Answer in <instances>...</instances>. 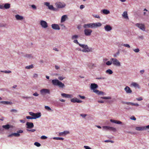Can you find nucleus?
Instances as JSON below:
<instances>
[{
	"label": "nucleus",
	"instance_id": "nucleus-1",
	"mask_svg": "<svg viewBox=\"0 0 149 149\" xmlns=\"http://www.w3.org/2000/svg\"><path fill=\"white\" fill-rule=\"evenodd\" d=\"M102 26V24L100 22L91 23L88 24H85L83 25L84 28L87 29L89 28H94L98 27H100Z\"/></svg>",
	"mask_w": 149,
	"mask_h": 149
},
{
	"label": "nucleus",
	"instance_id": "nucleus-2",
	"mask_svg": "<svg viewBox=\"0 0 149 149\" xmlns=\"http://www.w3.org/2000/svg\"><path fill=\"white\" fill-rule=\"evenodd\" d=\"M73 42L75 43L78 44L80 47L83 48L81 50L82 52H88L90 51L87 45L81 44L79 43L77 40H74Z\"/></svg>",
	"mask_w": 149,
	"mask_h": 149
},
{
	"label": "nucleus",
	"instance_id": "nucleus-3",
	"mask_svg": "<svg viewBox=\"0 0 149 149\" xmlns=\"http://www.w3.org/2000/svg\"><path fill=\"white\" fill-rule=\"evenodd\" d=\"M53 84L54 86H58L59 88H63L65 87V85L57 79H53L52 81Z\"/></svg>",
	"mask_w": 149,
	"mask_h": 149
},
{
	"label": "nucleus",
	"instance_id": "nucleus-4",
	"mask_svg": "<svg viewBox=\"0 0 149 149\" xmlns=\"http://www.w3.org/2000/svg\"><path fill=\"white\" fill-rule=\"evenodd\" d=\"M29 115L32 116L33 119H36L40 117L41 116V113L40 112L34 113L32 112H29Z\"/></svg>",
	"mask_w": 149,
	"mask_h": 149
},
{
	"label": "nucleus",
	"instance_id": "nucleus-5",
	"mask_svg": "<svg viewBox=\"0 0 149 149\" xmlns=\"http://www.w3.org/2000/svg\"><path fill=\"white\" fill-rule=\"evenodd\" d=\"M55 5L57 8H64L66 6L65 3L60 2H56L55 3Z\"/></svg>",
	"mask_w": 149,
	"mask_h": 149
},
{
	"label": "nucleus",
	"instance_id": "nucleus-6",
	"mask_svg": "<svg viewBox=\"0 0 149 149\" xmlns=\"http://www.w3.org/2000/svg\"><path fill=\"white\" fill-rule=\"evenodd\" d=\"M111 60L112 61V63L114 65L117 66H120V62L116 58H111Z\"/></svg>",
	"mask_w": 149,
	"mask_h": 149
},
{
	"label": "nucleus",
	"instance_id": "nucleus-7",
	"mask_svg": "<svg viewBox=\"0 0 149 149\" xmlns=\"http://www.w3.org/2000/svg\"><path fill=\"white\" fill-rule=\"evenodd\" d=\"M41 94L42 95H44L46 94H50V91L49 89L43 88L40 90Z\"/></svg>",
	"mask_w": 149,
	"mask_h": 149
},
{
	"label": "nucleus",
	"instance_id": "nucleus-8",
	"mask_svg": "<svg viewBox=\"0 0 149 149\" xmlns=\"http://www.w3.org/2000/svg\"><path fill=\"white\" fill-rule=\"evenodd\" d=\"M84 33L86 36H89L91 35L92 32V30L88 29H86L84 30Z\"/></svg>",
	"mask_w": 149,
	"mask_h": 149
},
{
	"label": "nucleus",
	"instance_id": "nucleus-9",
	"mask_svg": "<svg viewBox=\"0 0 149 149\" xmlns=\"http://www.w3.org/2000/svg\"><path fill=\"white\" fill-rule=\"evenodd\" d=\"M40 25L44 28H46L48 27V24L45 21L41 20L40 22Z\"/></svg>",
	"mask_w": 149,
	"mask_h": 149
},
{
	"label": "nucleus",
	"instance_id": "nucleus-10",
	"mask_svg": "<svg viewBox=\"0 0 149 149\" xmlns=\"http://www.w3.org/2000/svg\"><path fill=\"white\" fill-rule=\"evenodd\" d=\"M136 25L142 30L143 31H145V26L143 24L137 23L136 24Z\"/></svg>",
	"mask_w": 149,
	"mask_h": 149
},
{
	"label": "nucleus",
	"instance_id": "nucleus-11",
	"mask_svg": "<svg viewBox=\"0 0 149 149\" xmlns=\"http://www.w3.org/2000/svg\"><path fill=\"white\" fill-rule=\"evenodd\" d=\"M51 26L52 29H54L58 30H59L60 29V27L58 24H53Z\"/></svg>",
	"mask_w": 149,
	"mask_h": 149
},
{
	"label": "nucleus",
	"instance_id": "nucleus-12",
	"mask_svg": "<svg viewBox=\"0 0 149 149\" xmlns=\"http://www.w3.org/2000/svg\"><path fill=\"white\" fill-rule=\"evenodd\" d=\"M104 28L105 30L107 31H110L112 29V27L109 25H106L104 27Z\"/></svg>",
	"mask_w": 149,
	"mask_h": 149
},
{
	"label": "nucleus",
	"instance_id": "nucleus-13",
	"mask_svg": "<svg viewBox=\"0 0 149 149\" xmlns=\"http://www.w3.org/2000/svg\"><path fill=\"white\" fill-rule=\"evenodd\" d=\"M71 101L73 103H81L82 102L81 100H78L77 98H73L71 100Z\"/></svg>",
	"mask_w": 149,
	"mask_h": 149
},
{
	"label": "nucleus",
	"instance_id": "nucleus-14",
	"mask_svg": "<svg viewBox=\"0 0 149 149\" xmlns=\"http://www.w3.org/2000/svg\"><path fill=\"white\" fill-rule=\"evenodd\" d=\"M26 125H27V128L28 129L31 128L33 127V124L32 123L27 122L26 123Z\"/></svg>",
	"mask_w": 149,
	"mask_h": 149
},
{
	"label": "nucleus",
	"instance_id": "nucleus-15",
	"mask_svg": "<svg viewBox=\"0 0 149 149\" xmlns=\"http://www.w3.org/2000/svg\"><path fill=\"white\" fill-rule=\"evenodd\" d=\"M125 91L127 93H132V91L128 86H126L124 89Z\"/></svg>",
	"mask_w": 149,
	"mask_h": 149
},
{
	"label": "nucleus",
	"instance_id": "nucleus-16",
	"mask_svg": "<svg viewBox=\"0 0 149 149\" xmlns=\"http://www.w3.org/2000/svg\"><path fill=\"white\" fill-rule=\"evenodd\" d=\"M135 129L137 131H143L146 130V127L145 126L136 127Z\"/></svg>",
	"mask_w": 149,
	"mask_h": 149
},
{
	"label": "nucleus",
	"instance_id": "nucleus-17",
	"mask_svg": "<svg viewBox=\"0 0 149 149\" xmlns=\"http://www.w3.org/2000/svg\"><path fill=\"white\" fill-rule=\"evenodd\" d=\"M93 92L99 95L101 94L104 95V92L101 91H100L99 90L97 89L94 90Z\"/></svg>",
	"mask_w": 149,
	"mask_h": 149
},
{
	"label": "nucleus",
	"instance_id": "nucleus-18",
	"mask_svg": "<svg viewBox=\"0 0 149 149\" xmlns=\"http://www.w3.org/2000/svg\"><path fill=\"white\" fill-rule=\"evenodd\" d=\"M98 87V85L95 84H91V89L93 90Z\"/></svg>",
	"mask_w": 149,
	"mask_h": 149
},
{
	"label": "nucleus",
	"instance_id": "nucleus-19",
	"mask_svg": "<svg viewBox=\"0 0 149 149\" xmlns=\"http://www.w3.org/2000/svg\"><path fill=\"white\" fill-rule=\"evenodd\" d=\"M123 17L125 19H129V18L127 15V12L125 11L123 13L122 15Z\"/></svg>",
	"mask_w": 149,
	"mask_h": 149
},
{
	"label": "nucleus",
	"instance_id": "nucleus-20",
	"mask_svg": "<svg viewBox=\"0 0 149 149\" xmlns=\"http://www.w3.org/2000/svg\"><path fill=\"white\" fill-rule=\"evenodd\" d=\"M67 18V15H63L61 18V22L62 23L65 22Z\"/></svg>",
	"mask_w": 149,
	"mask_h": 149
},
{
	"label": "nucleus",
	"instance_id": "nucleus-21",
	"mask_svg": "<svg viewBox=\"0 0 149 149\" xmlns=\"http://www.w3.org/2000/svg\"><path fill=\"white\" fill-rule=\"evenodd\" d=\"M61 95L63 97H64L65 98L71 97V95H70L66 94L65 93H61Z\"/></svg>",
	"mask_w": 149,
	"mask_h": 149
},
{
	"label": "nucleus",
	"instance_id": "nucleus-22",
	"mask_svg": "<svg viewBox=\"0 0 149 149\" xmlns=\"http://www.w3.org/2000/svg\"><path fill=\"white\" fill-rule=\"evenodd\" d=\"M110 121L111 122L117 124H121L122 123L120 121L115 120L113 119H111Z\"/></svg>",
	"mask_w": 149,
	"mask_h": 149
},
{
	"label": "nucleus",
	"instance_id": "nucleus-23",
	"mask_svg": "<svg viewBox=\"0 0 149 149\" xmlns=\"http://www.w3.org/2000/svg\"><path fill=\"white\" fill-rule=\"evenodd\" d=\"M15 17L17 20H22L23 19V17L19 15H16Z\"/></svg>",
	"mask_w": 149,
	"mask_h": 149
},
{
	"label": "nucleus",
	"instance_id": "nucleus-24",
	"mask_svg": "<svg viewBox=\"0 0 149 149\" xmlns=\"http://www.w3.org/2000/svg\"><path fill=\"white\" fill-rule=\"evenodd\" d=\"M88 67L91 69H92L94 67H95L96 66L95 64L90 63L88 65Z\"/></svg>",
	"mask_w": 149,
	"mask_h": 149
},
{
	"label": "nucleus",
	"instance_id": "nucleus-25",
	"mask_svg": "<svg viewBox=\"0 0 149 149\" xmlns=\"http://www.w3.org/2000/svg\"><path fill=\"white\" fill-rule=\"evenodd\" d=\"M69 132L68 131H64L63 132H61L59 133V135L60 136H62L63 135H65L66 134L69 133Z\"/></svg>",
	"mask_w": 149,
	"mask_h": 149
},
{
	"label": "nucleus",
	"instance_id": "nucleus-26",
	"mask_svg": "<svg viewBox=\"0 0 149 149\" xmlns=\"http://www.w3.org/2000/svg\"><path fill=\"white\" fill-rule=\"evenodd\" d=\"M2 127L6 130L8 129L10 127H12V126H10L9 125H3L2 126Z\"/></svg>",
	"mask_w": 149,
	"mask_h": 149
},
{
	"label": "nucleus",
	"instance_id": "nucleus-27",
	"mask_svg": "<svg viewBox=\"0 0 149 149\" xmlns=\"http://www.w3.org/2000/svg\"><path fill=\"white\" fill-rule=\"evenodd\" d=\"M131 86L139 88V85L136 82H132L131 84Z\"/></svg>",
	"mask_w": 149,
	"mask_h": 149
},
{
	"label": "nucleus",
	"instance_id": "nucleus-28",
	"mask_svg": "<svg viewBox=\"0 0 149 149\" xmlns=\"http://www.w3.org/2000/svg\"><path fill=\"white\" fill-rule=\"evenodd\" d=\"M0 102L1 103L5 104H11L12 103L11 102L6 101H1Z\"/></svg>",
	"mask_w": 149,
	"mask_h": 149
},
{
	"label": "nucleus",
	"instance_id": "nucleus-29",
	"mask_svg": "<svg viewBox=\"0 0 149 149\" xmlns=\"http://www.w3.org/2000/svg\"><path fill=\"white\" fill-rule=\"evenodd\" d=\"M102 11L103 13L107 15V14H108L109 13H110V11L109 10H107V9L103 10H102Z\"/></svg>",
	"mask_w": 149,
	"mask_h": 149
},
{
	"label": "nucleus",
	"instance_id": "nucleus-30",
	"mask_svg": "<svg viewBox=\"0 0 149 149\" xmlns=\"http://www.w3.org/2000/svg\"><path fill=\"white\" fill-rule=\"evenodd\" d=\"M12 135H14L16 136H20V134L18 133H13L11 135H10L9 136H11Z\"/></svg>",
	"mask_w": 149,
	"mask_h": 149
},
{
	"label": "nucleus",
	"instance_id": "nucleus-31",
	"mask_svg": "<svg viewBox=\"0 0 149 149\" xmlns=\"http://www.w3.org/2000/svg\"><path fill=\"white\" fill-rule=\"evenodd\" d=\"M4 7L5 9H8L10 7V5L9 3H6L4 5Z\"/></svg>",
	"mask_w": 149,
	"mask_h": 149
},
{
	"label": "nucleus",
	"instance_id": "nucleus-32",
	"mask_svg": "<svg viewBox=\"0 0 149 149\" xmlns=\"http://www.w3.org/2000/svg\"><path fill=\"white\" fill-rule=\"evenodd\" d=\"M103 128L106 130H110V128H111V127L109 126H104L103 127Z\"/></svg>",
	"mask_w": 149,
	"mask_h": 149
},
{
	"label": "nucleus",
	"instance_id": "nucleus-33",
	"mask_svg": "<svg viewBox=\"0 0 149 149\" xmlns=\"http://www.w3.org/2000/svg\"><path fill=\"white\" fill-rule=\"evenodd\" d=\"M106 73H108L109 74H111L113 73V71L111 69H108L106 71Z\"/></svg>",
	"mask_w": 149,
	"mask_h": 149
},
{
	"label": "nucleus",
	"instance_id": "nucleus-34",
	"mask_svg": "<svg viewBox=\"0 0 149 149\" xmlns=\"http://www.w3.org/2000/svg\"><path fill=\"white\" fill-rule=\"evenodd\" d=\"M48 8L52 10H55V8H54L52 5H50L48 7Z\"/></svg>",
	"mask_w": 149,
	"mask_h": 149
},
{
	"label": "nucleus",
	"instance_id": "nucleus-35",
	"mask_svg": "<svg viewBox=\"0 0 149 149\" xmlns=\"http://www.w3.org/2000/svg\"><path fill=\"white\" fill-rule=\"evenodd\" d=\"M45 109L47 110L48 111H52V110L51 109V108L48 106H45Z\"/></svg>",
	"mask_w": 149,
	"mask_h": 149
},
{
	"label": "nucleus",
	"instance_id": "nucleus-36",
	"mask_svg": "<svg viewBox=\"0 0 149 149\" xmlns=\"http://www.w3.org/2000/svg\"><path fill=\"white\" fill-rule=\"evenodd\" d=\"M25 57L29 58L32 57V55L30 54H26Z\"/></svg>",
	"mask_w": 149,
	"mask_h": 149
},
{
	"label": "nucleus",
	"instance_id": "nucleus-37",
	"mask_svg": "<svg viewBox=\"0 0 149 149\" xmlns=\"http://www.w3.org/2000/svg\"><path fill=\"white\" fill-rule=\"evenodd\" d=\"M53 139H56V140H63L64 139L62 137H54L53 138Z\"/></svg>",
	"mask_w": 149,
	"mask_h": 149
},
{
	"label": "nucleus",
	"instance_id": "nucleus-38",
	"mask_svg": "<svg viewBox=\"0 0 149 149\" xmlns=\"http://www.w3.org/2000/svg\"><path fill=\"white\" fill-rule=\"evenodd\" d=\"M101 98L104 99H111V97H102Z\"/></svg>",
	"mask_w": 149,
	"mask_h": 149
},
{
	"label": "nucleus",
	"instance_id": "nucleus-39",
	"mask_svg": "<svg viewBox=\"0 0 149 149\" xmlns=\"http://www.w3.org/2000/svg\"><path fill=\"white\" fill-rule=\"evenodd\" d=\"M110 130L114 132H115L116 131V129L115 128L111 127Z\"/></svg>",
	"mask_w": 149,
	"mask_h": 149
},
{
	"label": "nucleus",
	"instance_id": "nucleus-40",
	"mask_svg": "<svg viewBox=\"0 0 149 149\" xmlns=\"http://www.w3.org/2000/svg\"><path fill=\"white\" fill-rule=\"evenodd\" d=\"M33 68V66L32 65L27 66L26 67V68L27 69H30L32 68Z\"/></svg>",
	"mask_w": 149,
	"mask_h": 149
},
{
	"label": "nucleus",
	"instance_id": "nucleus-41",
	"mask_svg": "<svg viewBox=\"0 0 149 149\" xmlns=\"http://www.w3.org/2000/svg\"><path fill=\"white\" fill-rule=\"evenodd\" d=\"M121 45L129 48L130 47V45L128 44H122Z\"/></svg>",
	"mask_w": 149,
	"mask_h": 149
},
{
	"label": "nucleus",
	"instance_id": "nucleus-42",
	"mask_svg": "<svg viewBox=\"0 0 149 149\" xmlns=\"http://www.w3.org/2000/svg\"><path fill=\"white\" fill-rule=\"evenodd\" d=\"M34 144L37 147H40L41 146L40 144L38 142H35Z\"/></svg>",
	"mask_w": 149,
	"mask_h": 149
},
{
	"label": "nucleus",
	"instance_id": "nucleus-43",
	"mask_svg": "<svg viewBox=\"0 0 149 149\" xmlns=\"http://www.w3.org/2000/svg\"><path fill=\"white\" fill-rule=\"evenodd\" d=\"M112 64V62L111 61H108L106 63V64L108 65H110Z\"/></svg>",
	"mask_w": 149,
	"mask_h": 149
},
{
	"label": "nucleus",
	"instance_id": "nucleus-44",
	"mask_svg": "<svg viewBox=\"0 0 149 149\" xmlns=\"http://www.w3.org/2000/svg\"><path fill=\"white\" fill-rule=\"evenodd\" d=\"M78 38V36L77 35H74L72 37V39H74L77 38Z\"/></svg>",
	"mask_w": 149,
	"mask_h": 149
},
{
	"label": "nucleus",
	"instance_id": "nucleus-45",
	"mask_svg": "<svg viewBox=\"0 0 149 149\" xmlns=\"http://www.w3.org/2000/svg\"><path fill=\"white\" fill-rule=\"evenodd\" d=\"M1 72H4L6 73H10L11 72V71H9V70H8V71L5 70V71H1Z\"/></svg>",
	"mask_w": 149,
	"mask_h": 149
},
{
	"label": "nucleus",
	"instance_id": "nucleus-46",
	"mask_svg": "<svg viewBox=\"0 0 149 149\" xmlns=\"http://www.w3.org/2000/svg\"><path fill=\"white\" fill-rule=\"evenodd\" d=\"M106 78L104 77H97L96 79H104Z\"/></svg>",
	"mask_w": 149,
	"mask_h": 149
},
{
	"label": "nucleus",
	"instance_id": "nucleus-47",
	"mask_svg": "<svg viewBox=\"0 0 149 149\" xmlns=\"http://www.w3.org/2000/svg\"><path fill=\"white\" fill-rule=\"evenodd\" d=\"M31 7L33 9L36 10V7L34 5H31Z\"/></svg>",
	"mask_w": 149,
	"mask_h": 149
},
{
	"label": "nucleus",
	"instance_id": "nucleus-48",
	"mask_svg": "<svg viewBox=\"0 0 149 149\" xmlns=\"http://www.w3.org/2000/svg\"><path fill=\"white\" fill-rule=\"evenodd\" d=\"M58 78L59 80L61 81L65 79V77H59Z\"/></svg>",
	"mask_w": 149,
	"mask_h": 149
},
{
	"label": "nucleus",
	"instance_id": "nucleus-49",
	"mask_svg": "<svg viewBox=\"0 0 149 149\" xmlns=\"http://www.w3.org/2000/svg\"><path fill=\"white\" fill-rule=\"evenodd\" d=\"M47 137L45 136H42L41 137V139H46Z\"/></svg>",
	"mask_w": 149,
	"mask_h": 149
},
{
	"label": "nucleus",
	"instance_id": "nucleus-50",
	"mask_svg": "<svg viewBox=\"0 0 149 149\" xmlns=\"http://www.w3.org/2000/svg\"><path fill=\"white\" fill-rule=\"evenodd\" d=\"M26 118L27 119H33V117L32 116H26Z\"/></svg>",
	"mask_w": 149,
	"mask_h": 149
},
{
	"label": "nucleus",
	"instance_id": "nucleus-51",
	"mask_svg": "<svg viewBox=\"0 0 149 149\" xmlns=\"http://www.w3.org/2000/svg\"><path fill=\"white\" fill-rule=\"evenodd\" d=\"M10 111L11 112H14L16 113L17 112V110L16 109H11L10 110Z\"/></svg>",
	"mask_w": 149,
	"mask_h": 149
},
{
	"label": "nucleus",
	"instance_id": "nucleus-52",
	"mask_svg": "<svg viewBox=\"0 0 149 149\" xmlns=\"http://www.w3.org/2000/svg\"><path fill=\"white\" fill-rule=\"evenodd\" d=\"M49 3L48 2H45L44 3V4L47 6H48V7L49 6Z\"/></svg>",
	"mask_w": 149,
	"mask_h": 149
},
{
	"label": "nucleus",
	"instance_id": "nucleus-53",
	"mask_svg": "<svg viewBox=\"0 0 149 149\" xmlns=\"http://www.w3.org/2000/svg\"><path fill=\"white\" fill-rule=\"evenodd\" d=\"M136 100L138 101H141L143 100V98L141 97H139V98H137Z\"/></svg>",
	"mask_w": 149,
	"mask_h": 149
},
{
	"label": "nucleus",
	"instance_id": "nucleus-54",
	"mask_svg": "<svg viewBox=\"0 0 149 149\" xmlns=\"http://www.w3.org/2000/svg\"><path fill=\"white\" fill-rule=\"evenodd\" d=\"M84 148L85 149H91V148L87 146H84Z\"/></svg>",
	"mask_w": 149,
	"mask_h": 149
},
{
	"label": "nucleus",
	"instance_id": "nucleus-55",
	"mask_svg": "<svg viewBox=\"0 0 149 149\" xmlns=\"http://www.w3.org/2000/svg\"><path fill=\"white\" fill-rule=\"evenodd\" d=\"M33 95L35 96H38L39 95V94L36 92L34 93Z\"/></svg>",
	"mask_w": 149,
	"mask_h": 149
},
{
	"label": "nucleus",
	"instance_id": "nucleus-56",
	"mask_svg": "<svg viewBox=\"0 0 149 149\" xmlns=\"http://www.w3.org/2000/svg\"><path fill=\"white\" fill-rule=\"evenodd\" d=\"M133 50L136 52H138L139 51V49L138 48L134 49Z\"/></svg>",
	"mask_w": 149,
	"mask_h": 149
},
{
	"label": "nucleus",
	"instance_id": "nucleus-57",
	"mask_svg": "<svg viewBox=\"0 0 149 149\" xmlns=\"http://www.w3.org/2000/svg\"><path fill=\"white\" fill-rule=\"evenodd\" d=\"M93 16L95 18H100L99 15H93Z\"/></svg>",
	"mask_w": 149,
	"mask_h": 149
},
{
	"label": "nucleus",
	"instance_id": "nucleus-58",
	"mask_svg": "<svg viewBox=\"0 0 149 149\" xmlns=\"http://www.w3.org/2000/svg\"><path fill=\"white\" fill-rule=\"evenodd\" d=\"M130 118H131V120H136V118L134 116H132Z\"/></svg>",
	"mask_w": 149,
	"mask_h": 149
},
{
	"label": "nucleus",
	"instance_id": "nucleus-59",
	"mask_svg": "<svg viewBox=\"0 0 149 149\" xmlns=\"http://www.w3.org/2000/svg\"><path fill=\"white\" fill-rule=\"evenodd\" d=\"M27 130V131H31V132H35L36 131V130L35 129H31V130Z\"/></svg>",
	"mask_w": 149,
	"mask_h": 149
},
{
	"label": "nucleus",
	"instance_id": "nucleus-60",
	"mask_svg": "<svg viewBox=\"0 0 149 149\" xmlns=\"http://www.w3.org/2000/svg\"><path fill=\"white\" fill-rule=\"evenodd\" d=\"M80 116H82V117L84 118L87 116V115L85 114H82L80 115Z\"/></svg>",
	"mask_w": 149,
	"mask_h": 149
},
{
	"label": "nucleus",
	"instance_id": "nucleus-61",
	"mask_svg": "<svg viewBox=\"0 0 149 149\" xmlns=\"http://www.w3.org/2000/svg\"><path fill=\"white\" fill-rule=\"evenodd\" d=\"M84 8V6L83 5H81L80 6V8L82 9Z\"/></svg>",
	"mask_w": 149,
	"mask_h": 149
},
{
	"label": "nucleus",
	"instance_id": "nucleus-62",
	"mask_svg": "<svg viewBox=\"0 0 149 149\" xmlns=\"http://www.w3.org/2000/svg\"><path fill=\"white\" fill-rule=\"evenodd\" d=\"M123 103L126 104L128 105H130V102H123Z\"/></svg>",
	"mask_w": 149,
	"mask_h": 149
},
{
	"label": "nucleus",
	"instance_id": "nucleus-63",
	"mask_svg": "<svg viewBox=\"0 0 149 149\" xmlns=\"http://www.w3.org/2000/svg\"><path fill=\"white\" fill-rule=\"evenodd\" d=\"M144 71H145L144 70H140V72L141 74H143L144 72Z\"/></svg>",
	"mask_w": 149,
	"mask_h": 149
},
{
	"label": "nucleus",
	"instance_id": "nucleus-64",
	"mask_svg": "<svg viewBox=\"0 0 149 149\" xmlns=\"http://www.w3.org/2000/svg\"><path fill=\"white\" fill-rule=\"evenodd\" d=\"M79 97L82 99H84L85 98V97L84 96H81L80 95H79Z\"/></svg>",
	"mask_w": 149,
	"mask_h": 149
}]
</instances>
